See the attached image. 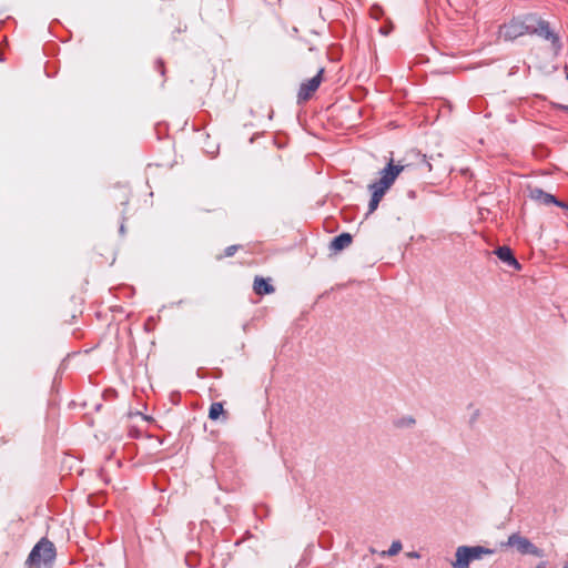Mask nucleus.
<instances>
[{
  "instance_id": "1",
  "label": "nucleus",
  "mask_w": 568,
  "mask_h": 568,
  "mask_svg": "<svg viewBox=\"0 0 568 568\" xmlns=\"http://www.w3.org/2000/svg\"><path fill=\"white\" fill-rule=\"evenodd\" d=\"M499 33L505 40H515L524 34H535L550 42V48L555 53L560 52L562 49L558 33L550 28L548 21L537 14H525L514 18L500 27Z\"/></svg>"
},
{
  "instance_id": "2",
  "label": "nucleus",
  "mask_w": 568,
  "mask_h": 568,
  "mask_svg": "<svg viewBox=\"0 0 568 568\" xmlns=\"http://www.w3.org/2000/svg\"><path fill=\"white\" fill-rule=\"evenodd\" d=\"M403 170L404 165L395 164L393 159H390L387 165L379 172V179L368 185V190L372 193L368 203V213H373L377 210L382 199L395 183Z\"/></svg>"
},
{
  "instance_id": "3",
  "label": "nucleus",
  "mask_w": 568,
  "mask_h": 568,
  "mask_svg": "<svg viewBox=\"0 0 568 568\" xmlns=\"http://www.w3.org/2000/svg\"><path fill=\"white\" fill-rule=\"evenodd\" d=\"M57 551L52 541L41 538L30 551L26 564L29 568H50L55 560Z\"/></svg>"
},
{
  "instance_id": "4",
  "label": "nucleus",
  "mask_w": 568,
  "mask_h": 568,
  "mask_svg": "<svg viewBox=\"0 0 568 568\" xmlns=\"http://www.w3.org/2000/svg\"><path fill=\"white\" fill-rule=\"evenodd\" d=\"M323 69H321L316 75L312 79L303 82L298 91V101H307L312 98L314 92L318 89L322 82Z\"/></svg>"
},
{
  "instance_id": "5",
  "label": "nucleus",
  "mask_w": 568,
  "mask_h": 568,
  "mask_svg": "<svg viewBox=\"0 0 568 568\" xmlns=\"http://www.w3.org/2000/svg\"><path fill=\"white\" fill-rule=\"evenodd\" d=\"M507 545L516 548L523 555L536 552V546L528 538L519 534L510 535Z\"/></svg>"
},
{
  "instance_id": "6",
  "label": "nucleus",
  "mask_w": 568,
  "mask_h": 568,
  "mask_svg": "<svg viewBox=\"0 0 568 568\" xmlns=\"http://www.w3.org/2000/svg\"><path fill=\"white\" fill-rule=\"evenodd\" d=\"M495 254L497 255V257L503 261L504 263H506L507 265L509 266H513L515 267L516 270H520L521 268V265L519 264V262L516 260L513 251L508 247V246H499L496 251H495Z\"/></svg>"
},
{
  "instance_id": "7",
  "label": "nucleus",
  "mask_w": 568,
  "mask_h": 568,
  "mask_svg": "<svg viewBox=\"0 0 568 568\" xmlns=\"http://www.w3.org/2000/svg\"><path fill=\"white\" fill-rule=\"evenodd\" d=\"M468 546H459L455 552V561L452 562L454 568H469L471 562L468 555Z\"/></svg>"
},
{
  "instance_id": "8",
  "label": "nucleus",
  "mask_w": 568,
  "mask_h": 568,
  "mask_svg": "<svg viewBox=\"0 0 568 568\" xmlns=\"http://www.w3.org/2000/svg\"><path fill=\"white\" fill-rule=\"evenodd\" d=\"M351 243H352V235L349 233H342L332 240V242L329 244V248L332 251L338 252V251H342V250L346 248L347 246H349Z\"/></svg>"
},
{
  "instance_id": "9",
  "label": "nucleus",
  "mask_w": 568,
  "mask_h": 568,
  "mask_svg": "<svg viewBox=\"0 0 568 568\" xmlns=\"http://www.w3.org/2000/svg\"><path fill=\"white\" fill-rule=\"evenodd\" d=\"M254 292L257 295H266L274 292V286L265 278L256 276L254 280Z\"/></svg>"
},
{
  "instance_id": "10",
  "label": "nucleus",
  "mask_w": 568,
  "mask_h": 568,
  "mask_svg": "<svg viewBox=\"0 0 568 568\" xmlns=\"http://www.w3.org/2000/svg\"><path fill=\"white\" fill-rule=\"evenodd\" d=\"M468 555L470 561L480 559L483 555L493 554V550L485 548L483 546H468Z\"/></svg>"
},
{
  "instance_id": "11",
  "label": "nucleus",
  "mask_w": 568,
  "mask_h": 568,
  "mask_svg": "<svg viewBox=\"0 0 568 568\" xmlns=\"http://www.w3.org/2000/svg\"><path fill=\"white\" fill-rule=\"evenodd\" d=\"M223 410V404L220 402H215L211 405L209 409V417L212 420H216L222 415Z\"/></svg>"
},
{
  "instance_id": "12",
  "label": "nucleus",
  "mask_w": 568,
  "mask_h": 568,
  "mask_svg": "<svg viewBox=\"0 0 568 568\" xmlns=\"http://www.w3.org/2000/svg\"><path fill=\"white\" fill-rule=\"evenodd\" d=\"M540 193L542 194V200H544L545 204H555V205H557L559 207H562V209L567 207L566 203L559 201L552 194L544 193L542 191H540Z\"/></svg>"
},
{
  "instance_id": "13",
  "label": "nucleus",
  "mask_w": 568,
  "mask_h": 568,
  "mask_svg": "<svg viewBox=\"0 0 568 568\" xmlns=\"http://www.w3.org/2000/svg\"><path fill=\"white\" fill-rule=\"evenodd\" d=\"M402 548H403L402 542L399 540H395L392 542L390 547L385 552V555L395 556L402 550Z\"/></svg>"
},
{
  "instance_id": "14",
  "label": "nucleus",
  "mask_w": 568,
  "mask_h": 568,
  "mask_svg": "<svg viewBox=\"0 0 568 568\" xmlns=\"http://www.w3.org/2000/svg\"><path fill=\"white\" fill-rule=\"evenodd\" d=\"M369 13L373 19L378 20L383 16V9L378 4H374L372 6Z\"/></svg>"
},
{
  "instance_id": "15",
  "label": "nucleus",
  "mask_w": 568,
  "mask_h": 568,
  "mask_svg": "<svg viewBox=\"0 0 568 568\" xmlns=\"http://www.w3.org/2000/svg\"><path fill=\"white\" fill-rule=\"evenodd\" d=\"M237 250H239L237 245L227 246L225 248L224 255L225 256H233L236 253Z\"/></svg>"
},
{
  "instance_id": "16",
  "label": "nucleus",
  "mask_w": 568,
  "mask_h": 568,
  "mask_svg": "<svg viewBox=\"0 0 568 568\" xmlns=\"http://www.w3.org/2000/svg\"><path fill=\"white\" fill-rule=\"evenodd\" d=\"M415 423V420L412 417H404L398 422L399 426H410Z\"/></svg>"
},
{
  "instance_id": "17",
  "label": "nucleus",
  "mask_w": 568,
  "mask_h": 568,
  "mask_svg": "<svg viewBox=\"0 0 568 568\" xmlns=\"http://www.w3.org/2000/svg\"><path fill=\"white\" fill-rule=\"evenodd\" d=\"M156 68H158V70L160 71V73H161L162 75H164V72H165V71H164V63H163V61H162V60H159V61L156 62Z\"/></svg>"
},
{
  "instance_id": "18",
  "label": "nucleus",
  "mask_w": 568,
  "mask_h": 568,
  "mask_svg": "<svg viewBox=\"0 0 568 568\" xmlns=\"http://www.w3.org/2000/svg\"><path fill=\"white\" fill-rule=\"evenodd\" d=\"M478 416V409H476L473 414V416L470 417V420L474 422Z\"/></svg>"
},
{
  "instance_id": "19",
  "label": "nucleus",
  "mask_w": 568,
  "mask_h": 568,
  "mask_svg": "<svg viewBox=\"0 0 568 568\" xmlns=\"http://www.w3.org/2000/svg\"><path fill=\"white\" fill-rule=\"evenodd\" d=\"M412 557H418V554L417 552H413L410 554Z\"/></svg>"
},
{
  "instance_id": "20",
  "label": "nucleus",
  "mask_w": 568,
  "mask_h": 568,
  "mask_svg": "<svg viewBox=\"0 0 568 568\" xmlns=\"http://www.w3.org/2000/svg\"><path fill=\"white\" fill-rule=\"evenodd\" d=\"M120 232H121V233H123V232H124V226H123V225H121V227H120Z\"/></svg>"
},
{
  "instance_id": "21",
  "label": "nucleus",
  "mask_w": 568,
  "mask_h": 568,
  "mask_svg": "<svg viewBox=\"0 0 568 568\" xmlns=\"http://www.w3.org/2000/svg\"><path fill=\"white\" fill-rule=\"evenodd\" d=\"M536 568H545V567H544V566H541V565H538Z\"/></svg>"
},
{
  "instance_id": "22",
  "label": "nucleus",
  "mask_w": 568,
  "mask_h": 568,
  "mask_svg": "<svg viewBox=\"0 0 568 568\" xmlns=\"http://www.w3.org/2000/svg\"><path fill=\"white\" fill-rule=\"evenodd\" d=\"M564 109L568 111V106H564Z\"/></svg>"
},
{
  "instance_id": "23",
  "label": "nucleus",
  "mask_w": 568,
  "mask_h": 568,
  "mask_svg": "<svg viewBox=\"0 0 568 568\" xmlns=\"http://www.w3.org/2000/svg\"><path fill=\"white\" fill-rule=\"evenodd\" d=\"M567 79H568V72H567Z\"/></svg>"
},
{
  "instance_id": "24",
  "label": "nucleus",
  "mask_w": 568,
  "mask_h": 568,
  "mask_svg": "<svg viewBox=\"0 0 568 568\" xmlns=\"http://www.w3.org/2000/svg\"><path fill=\"white\" fill-rule=\"evenodd\" d=\"M566 209L568 210V205H567V207H566Z\"/></svg>"
},
{
  "instance_id": "25",
  "label": "nucleus",
  "mask_w": 568,
  "mask_h": 568,
  "mask_svg": "<svg viewBox=\"0 0 568 568\" xmlns=\"http://www.w3.org/2000/svg\"><path fill=\"white\" fill-rule=\"evenodd\" d=\"M565 568H568V566H566Z\"/></svg>"
}]
</instances>
